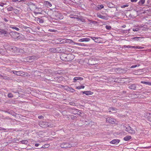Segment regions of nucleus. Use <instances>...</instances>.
Instances as JSON below:
<instances>
[{
    "mask_svg": "<svg viewBox=\"0 0 151 151\" xmlns=\"http://www.w3.org/2000/svg\"><path fill=\"white\" fill-rule=\"evenodd\" d=\"M12 37L15 39L18 38L20 34L16 32H12L10 33Z\"/></svg>",
    "mask_w": 151,
    "mask_h": 151,
    "instance_id": "obj_1",
    "label": "nucleus"
},
{
    "mask_svg": "<svg viewBox=\"0 0 151 151\" xmlns=\"http://www.w3.org/2000/svg\"><path fill=\"white\" fill-rule=\"evenodd\" d=\"M106 122L107 123L112 124H115L116 123V120L110 117H108L106 119Z\"/></svg>",
    "mask_w": 151,
    "mask_h": 151,
    "instance_id": "obj_2",
    "label": "nucleus"
},
{
    "mask_svg": "<svg viewBox=\"0 0 151 151\" xmlns=\"http://www.w3.org/2000/svg\"><path fill=\"white\" fill-rule=\"evenodd\" d=\"M125 130L126 131L132 134H134L135 133V130L130 126L126 127Z\"/></svg>",
    "mask_w": 151,
    "mask_h": 151,
    "instance_id": "obj_3",
    "label": "nucleus"
},
{
    "mask_svg": "<svg viewBox=\"0 0 151 151\" xmlns=\"http://www.w3.org/2000/svg\"><path fill=\"white\" fill-rule=\"evenodd\" d=\"M74 58L75 56L74 55L71 53L67 54L66 61H71L74 59Z\"/></svg>",
    "mask_w": 151,
    "mask_h": 151,
    "instance_id": "obj_4",
    "label": "nucleus"
},
{
    "mask_svg": "<svg viewBox=\"0 0 151 151\" xmlns=\"http://www.w3.org/2000/svg\"><path fill=\"white\" fill-rule=\"evenodd\" d=\"M39 125L41 127L43 128H45L49 126L48 122L43 121L40 122Z\"/></svg>",
    "mask_w": 151,
    "mask_h": 151,
    "instance_id": "obj_5",
    "label": "nucleus"
},
{
    "mask_svg": "<svg viewBox=\"0 0 151 151\" xmlns=\"http://www.w3.org/2000/svg\"><path fill=\"white\" fill-rule=\"evenodd\" d=\"M60 146L62 148H66L70 147H72V145L68 143H62L61 144Z\"/></svg>",
    "mask_w": 151,
    "mask_h": 151,
    "instance_id": "obj_6",
    "label": "nucleus"
},
{
    "mask_svg": "<svg viewBox=\"0 0 151 151\" xmlns=\"http://www.w3.org/2000/svg\"><path fill=\"white\" fill-rule=\"evenodd\" d=\"M91 38L96 42L101 43L102 41V39L100 37H91Z\"/></svg>",
    "mask_w": 151,
    "mask_h": 151,
    "instance_id": "obj_7",
    "label": "nucleus"
},
{
    "mask_svg": "<svg viewBox=\"0 0 151 151\" xmlns=\"http://www.w3.org/2000/svg\"><path fill=\"white\" fill-rule=\"evenodd\" d=\"M67 54L63 53L60 56V58L62 60L66 61L67 60Z\"/></svg>",
    "mask_w": 151,
    "mask_h": 151,
    "instance_id": "obj_8",
    "label": "nucleus"
},
{
    "mask_svg": "<svg viewBox=\"0 0 151 151\" xmlns=\"http://www.w3.org/2000/svg\"><path fill=\"white\" fill-rule=\"evenodd\" d=\"M18 73L17 74V75L18 76H28V74L27 73H25L23 72L22 71H18Z\"/></svg>",
    "mask_w": 151,
    "mask_h": 151,
    "instance_id": "obj_9",
    "label": "nucleus"
},
{
    "mask_svg": "<svg viewBox=\"0 0 151 151\" xmlns=\"http://www.w3.org/2000/svg\"><path fill=\"white\" fill-rule=\"evenodd\" d=\"M90 40V39L88 38H85L79 39L78 41L80 42H88Z\"/></svg>",
    "mask_w": 151,
    "mask_h": 151,
    "instance_id": "obj_10",
    "label": "nucleus"
},
{
    "mask_svg": "<svg viewBox=\"0 0 151 151\" xmlns=\"http://www.w3.org/2000/svg\"><path fill=\"white\" fill-rule=\"evenodd\" d=\"M83 80V78L80 77H75L73 79V82H75L77 80L81 81Z\"/></svg>",
    "mask_w": 151,
    "mask_h": 151,
    "instance_id": "obj_11",
    "label": "nucleus"
},
{
    "mask_svg": "<svg viewBox=\"0 0 151 151\" xmlns=\"http://www.w3.org/2000/svg\"><path fill=\"white\" fill-rule=\"evenodd\" d=\"M120 142V140L118 139H114L110 142L111 144H117Z\"/></svg>",
    "mask_w": 151,
    "mask_h": 151,
    "instance_id": "obj_12",
    "label": "nucleus"
},
{
    "mask_svg": "<svg viewBox=\"0 0 151 151\" xmlns=\"http://www.w3.org/2000/svg\"><path fill=\"white\" fill-rule=\"evenodd\" d=\"M7 33V32L4 29H0V35H6Z\"/></svg>",
    "mask_w": 151,
    "mask_h": 151,
    "instance_id": "obj_13",
    "label": "nucleus"
},
{
    "mask_svg": "<svg viewBox=\"0 0 151 151\" xmlns=\"http://www.w3.org/2000/svg\"><path fill=\"white\" fill-rule=\"evenodd\" d=\"M16 26L22 29H26L28 28L26 26H24L23 25H22V24H19L18 25H17Z\"/></svg>",
    "mask_w": 151,
    "mask_h": 151,
    "instance_id": "obj_14",
    "label": "nucleus"
},
{
    "mask_svg": "<svg viewBox=\"0 0 151 151\" xmlns=\"http://www.w3.org/2000/svg\"><path fill=\"white\" fill-rule=\"evenodd\" d=\"M97 16L98 17L102 19H106V17L102 15H101L99 13H98L97 14Z\"/></svg>",
    "mask_w": 151,
    "mask_h": 151,
    "instance_id": "obj_15",
    "label": "nucleus"
},
{
    "mask_svg": "<svg viewBox=\"0 0 151 151\" xmlns=\"http://www.w3.org/2000/svg\"><path fill=\"white\" fill-rule=\"evenodd\" d=\"M129 88L135 90L136 88V85L135 84H133L129 85Z\"/></svg>",
    "mask_w": 151,
    "mask_h": 151,
    "instance_id": "obj_16",
    "label": "nucleus"
},
{
    "mask_svg": "<svg viewBox=\"0 0 151 151\" xmlns=\"http://www.w3.org/2000/svg\"><path fill=\"white\" fill-rule=\"evenodd\" d=\"M9 27L10 28H11L12 29H15L17 31H18L19 30V28L17 27H15L14 26L10 25L9 26Z\"/></svg>",
    "mask_w": 151,
    "mask_h": 151,
    "instance_id": "obj_17",
    "label": "nucleus"
},
{
    "mask_svg": "<svg viewBox=\"0 0 151 151\" xmlns=\"http://www.w3.org/2000/svg\"><path fill=\"white\" fill-rule=\"evenodd\" d=\"M44 4L47 6L51 7L52 6L50 2L47 1H45L44 2Z\"/></svg>",
    "mask_w": 151,
    "mask_h": 151,
    "instance_id": "obj_18",
    "label": "nucleus"
},
{
    "mask_svg": "<svg viewBox=\"0 0 151 151\" xmlns=\"http://www.w3.org/2000/svg\"><path fill=\"white\" fill-rule=\"evenodd\" d=\"M132 138V137L130 136H127L124 138V139L125 141L130 140Z\"/></svg>",
    "mask_w": 151,
    "mask_h": 151,
    "instance_id": "obj_19",
    "label": "nucleus"
},
{
    "mask_svg": "<svg viewBox=\"0 0 151 151\" xmlns=\"http://www.w3.org/2000/svg\"><path fill=\"white\" fill-rule=\"evenodd\" d=\"M58 48H50L49 49V50H50V51L51 52H54V53L56 52L57 51V49Z\"/></svg>",
    "mask_w": 151,
    "mask_h": 151,
    "instance_id": "obj_20",
    "label": "nucleus"
},
{
    "mask_svg": "<svg viewBox=\"0 0 151 151\" xmlns=\"http://www.w3.org/2000/svg\"><path fill=\"white\" fill-rule=\"evenodd\" d=\"M74 44L76 45H77L82 46H86V45L84 43H81L76 42H74Z\"/></svg>",
    "mask_w": 151,
    "mask_h": 151,
    "instance_id": "obj_21",
    "label": "nucleus"
},
{
    "mask_svg": "<svg viewBox=\"0 0 151 151\" xmlns=\"http://www.w3.org/2000/svg\"><path fill=\"white\" fill-rule=\"evenodd\" d=\"M83 93L85 94H92L93 93L90 91H84L83 92Z\"/></svg>",
    "mask_w": 151,
    "mask_h": 151,
    "instance_id": "obj_22",
    "label": "nucleus"
},
{
    "mask_svg": "<svg viewBox=\"0 0 151 151\" xmlns=\"http://www.w3.org/2000/svg\"><path fill=\"white\" fill-rule=\"evenodd\" d=\"M141 83L143 84L147 85L149 86H151V82H146L145 81H141Z\"/></svg>",
    "mask_w": 151,
    "mask_h": 151,
    "instance_id": "obj_23",
    "label": "nucleus"
},
{
    "mask_svg": "<svg viewBox=\"0 0 151 151\" xmlns=\"http://www.w3.org/2000/svg\"><path fill=\"white\" fill-rule=\"evenodd\" d=\"M19 142L22 144H27L28 143V141L26 140H24L21 141Z\"/></svg>",
    "mask_w": 151,
    "mask_h": 151,
    "instance_id": "obj_24",
    "label": "nucleus"
},
{
    "mask_svg": "<svg viewBox=\"0 0 151 151\" xmlns=\"http://www.w3.org/2000/svg\"><path fill=\"white\" fill-rule=\"evenodd\" d=\"M50 145L49 144H45L43 145L42 147V148L44 149L47 148L49 147Z\"/></svg>",
    "mask_w": 151,
    "mask_h": 151,
    "instance_id": "obj_25",
    "label": "nucleus"
},
{
    "mask_svg": "<svg viewBox=\"0 0 151 151\" xmlns=\"http://www.w3.org/2000/svg\"><path fill=\"white\" fill-rule=\"evenodd\" d=\"M36 57L35 56H33L31 57H27L28 60H35V59H36Z\"/></svg>",
    "mask_w": 151,
    "mask_h": 151,
    "instance_id": "obj_26",
    "label": "nucleus"
},
{
    "mask_svg": "<svg viewBox=\"0 0 151 151\" xmlns=\"http://www.w3.org/2000/svg\"><path fill=\"white\" fill-rule=\"evenodd\" d=\"M147 119L148 120L151 122V114H147Z\"/></svg>",
    "mask_w": 151,
    "mask_h": 151,
    "instance_id": "obj_27",
    "label": "nucleus"
},
{
    "mask_svg": "<svg viewBox=\"0 0 151 151\" xmlns=\"http://www.w3.org/2000/svg\"><path fill=\"white\" fill-rule=\"evenodd\" d=\"M110 110H109V112H110L111 111H113V113H115L116 112V109H115V108H111L110 109Z\"/></svg>",
    "mask_w": 151,
    "mask_h": 151,
    "instance_id": "obj_28",
    "label": "nucleus"
},
{
    "mask_svg": "<svg viewBox=\"0 0 151 151\" xmlns=\"http://www.w3.org/2000/svg\"><path fill=\"white\" fill-rule=\"evenodd\" d=\"M85 87L84 86H77L76 87V88L78 89H83Z\"/></svg>",
    "mask_w": 151,
    "mask_h": 151,
    "instance_id": "obj_29",
    "label": "nucleus"
},
{
    "mask_svg": "<svg viewBox=\"0 0 151 151\" xmlns=\"http://www.w3.org/2000/svg\"><path fill=\"white\" fill-rule=\"evenodd\" d=\"M4 5V4L3 3H0V6H1V8H0V9H3V6Z\"/></svg>",
    "mask_w": 151,
    "mask_h": 151,
    "instance_id": "obj_30",
    "label": "nucleus"
},
{
    "mask_svg": "<svg viewBox=\"0 0 151 151\" xmlns=\"http://www.w3.org/2000/svg\"><path fill=\"white\" fill-rule=\"evenodd\" d=\"M76 19H77V20L79 21L80 20L82 22H84V19H82L81 18H76Z\"/></svg>",
    "mask_w": 151,
    "mask_h": 151,
    "instance_id": "obj_31",
    "label": "nucleus"
},
{
    "mask_svg": "<svg viewBox=\"0 0 151 151\" xmlns=\"http://www.w3.org/2000/svg\"><path fill=\"white\" fill-rule=\"evenodd\" d=\"M104 6L103 5H98V8L99 9H102L104 8Z\"/></svg>",
    "mask_w": 151,
    "mask_h": 151,
    "instance_id": "obj_32",
    "label": "nucleus"
},
{
    "mask_svg": "<svg viewBox=\"0 0 151 151\" xmlns=\"http://www.w3.org/2000/svg\"><path fill=\"white\" fill-rule=\"evenodd\" d=\"M69 116H70L71 118L73 119H76L77 118V117L74 116L70 115Z\"/></svg>",
    "mask_w": 151,
    "mask_h": 151,
    "instance_id": "obj_33",
    "label": "nucleus"
},
{
    "mask_svg": "<svg viewBox=\"0 0 151 151\" xmlns=\"http://www.w3.org/2000/svg\"><path fill=\"white\" fill-rule=\"evenodd\" d=\"M145 0H140L139 3L140 4H143L145 3Z\"/></svg>",
    "mask_w": 151,
    "mask_h": 151,
    "instance_id": "obj_34",
    "label": "nucleus"
},
{
    "mask_svg": "<svg viewBox=\"0 0 151 151\" xmlns=\"http://www.w3.org/2000/svg\"><path fill=\"white\" fill-rule=\"evenodd\" d=\"M59 16V19H63V16L61 14H60L58 15Z\"/></svg>",
    "mask_w": 151,
    "mask_h": 151,
    "instance_id": "obj_35",
    "label": "nucleus"
},
{
    "mask_svg": "<svg viewBox=\"0 0 151 151\" xmlns=\"http://www.w3.org/2000/svg\"><path fill=\"white\" fill-rule=\"evenodd\" d=\"M69 104L70 105H72L73 106H76V104H75V103L73 102H70Z\"/></svg>",
    "mask_w": 151,
    "mask_h": 151,
    "instance_id": "obj_36",
    "label": "nucleus"
},
{
    "mask_svg": "<svg viewBox=\"0 0 151 151\" xmlns=\"http://www.w3.org/2000/svg\"><path fill=\"white\" fill-rule=\"evenodd\" d=\"M13 7L10 6L8 8V10L9 11H11L13 10Z\"/></svg>",
    "mask_w": 151,
    "mask_h": 151,
    "instance_id": "obj_37",
    "label": "nucleus"
},
{
    "mask_svg": "<svg viewBox=\"0 0 151 151\" xmlns=\"http://www.w3.org/2000/svg\"><path fill=\"white\" fill-rule=\"evenodd\" d=\"M111 27L109 26L106 25V29H108V30L111 29Z\"/></svg>",
    "mask_w": 151,
    "mask_h": 151,
    "instance_id": "obj_38",
    "label": "nucleus"
},
{
    "mask_svg": "<svg viewBox=\"0 0 151 151\" xmlns=\"http://www.w3.org/2000/svg\"><path fill=\"white\" fill-rule=\"evenodd\" d=\"M48 31L50 32H57V30L52 29H49Z\"/></svg>",
    "mask_w": 151,
    "mask_h": 151,
    "instance_id": "obj_39",
    "label": "nucleus"
},
{
    "mask_svg": "<svg viewBox=\"0 0 151 151\" xmlns=\"http://www.w3.org/2000/svg\"><path fill=\"white\" fill-rule=\"evenodd\" d=\"M9 77H7V76H3V78H2V79H4L5 80L6 79H9Z\"/></svg>",
    "mask_w": 151,
    "mask_h": 151,
    "instance_id": "obj_40",
    "label": "nucleus"
},
{
    "mask_svg": "<svg viewBox=\"0 0 151 151\" xmlns=\"http://www.w3.org/2000/svg\"><path fill=\"white\" fill-rule=\"evenodd\" d=\"M128 6V5L126 4V5H122L121 6V7L122 8H124L125 7H127Z\"/></svg>",
    "mask_w": 151,
    "mask_h": 151,
    "instance_id": "obj_41",
    "label": "nucleus"
},
{
    "mask_svg": "<svg viewBox=\"0 0 151 151\" xmlns=\"http://www.w3.org/2000/svg\"><path fill=\"white\" fill-rule=\"evenodd\" d=\"M139 38L138 37H134L132 38L133 40H134L135 41H137L138 40V38Z\"/></svg>",
    "mask_w": 151,
    "mask_h": 151,
    "instance_id": "obj_42",
    "label": "nucleus"
},
{
    "mask_svg": "<svg viewBox=\"0 0 151 151\" xmlns=\"http://www.w3.org/2000/svg\"><path fill=\"white\" fill-rule=\"evenodd\" d=\"M70 17L72 18H76V17H75V16H73L72 15H70Z\"/></svg>",
    "mask_w": 151,
    "mask_h": 151,
    "instance_id": "obj_43",
    "label": "nucleus"
},
{
    "mask_svg": "<svg viewBox=\"0 0 151 151\" xmlns=\"http://www.w3.org/2000/svg\"><path fill=\"white\" fill-rule=\"evenodd\" d=\"M136 49H142L144 47L140 46H137V47H136Z\"/></svg>",
    "mask_w": 151,
    "mask_h": 151,
    "instance_id": "obj_44",
    "label": "nucleus"
},
{
    "mask_svg": "<svg viewBox=\"0 0 151 151\" xmlns=\"http://www.w3.org/2000/svg\"><path fill=\"white\" fill-rule=\"evenodd\" d=\"M137 65H132L131 67L130 68H136V67H137Z\"/></svg>",
    "mask_w": 151,
    "mask_h": 151,
    "instance_id": "obj_45",
    "label": "nucleus"
},
{
    "mask_svg": "<svg viewBox=\"0 0 151 151\" xmlns=\"http://www.w3.org/2000/svg\"><path fill=\"white\" fill-rule=\"evenodd\" d=\"M13 73L15 74H16V75H17V74L18 73V71H15V70H14L13 71Z\"/></svg>",
    "mask_w": 151,
    "mask_h": 151,
    "instance_id": "obj_46",
    "label": "nucleus"
},
{
    "mask_svg": "<svg viewBox=\"0 0 151 151\" xmlns=\"http://www.w3.org/2000/svg\"><path fill=\"white\" fill-rule=\"evenodd\" d=\"M43 116H38V118L40 119H42L43 118Z\"/></svg>",
    "mask_w": 151,
    "mask_h": 151,
    "instance_id": "obj_47",
    "label": "nucleus"
},
{
    "mask_svg": "<svg viewBox=\"0 0 151 151\" xmlns=\"http://www.w3.org/2000/svg\"><path fill=\"white\" fill-rule=\"evenodd\" d=\"M137 0H131V1L132 2H136L137 1Z\"/></svg>",
    "mask_w": 151,
    "mask_h": 151,
    "instance_id": "obj_48",
    "label": "nucleus"
},
{
    "mask_svg": "<svg viewBox=\"0 0 151 151\" xmlns=\"http://www.w3.org/2000/svg\"><path fill=\"white\" fill-rule=\"evenodd\" d=\"M132 46H130L129 45L124 46L125 47H129V48H132Z\"/></svg>",
    "mask_w": 151,
    "mask_h": 151,
    "instance_id": "obj_49",
    "label": "nucleus"
},
{
    "mask_svg": "<svg viewBox=\"0 0 151 151\" xmlns=\"http://www.w3.org/2000/svg\"><path fill=\"white\" fill-rule=\"evenodd\" d=\"M138 30L137 29H133V31L134 32L137 31Z\"/></svg>",
    "mask_w": 151,
    "mask_h": 151,
    "instance_id": "obj_50",
    "label": "nucleus"
},
{
    "mask_svg": "<svg viewBox=\"0 0 151 151\" xmlns=\"http://www.w3.org/2000/svg\"><path fill=\"white\" fill-rule=\"evenodd\" d=\"M40 20V22L42 23L43 22V21L42 19H39Z\"/></svg>",
    "mask_w": 151,
    "mask_h": 151,
    "instance_id": "obj_51",
    "label": "nucleus"
},
{
    "mask_svg": "<svg viewBox=\"0 0 151 151\" xmlns=\"http://www.w3.org/2000/svg\"><path fill=\"white\" fill-rule=\"evenodd\" d=\"M39 145V144L38 143H36L35 144V146L36 147L38 146Z\"/></svg>",
    "mask_w": 151,
    "mask_h": 151,
    "instance_id": "obj_52",
    "label": "nucleus"
},
{
    "mask_svg": "<svg viewBox=\"0 0 151 151\" xmlns=\"http://www.w3.org/2000/svg\"><path fill=\"white\" fill-rule=\"evenodd\" d=\"M73 109L75 111H76V112H78L79 111L78 110L76 109Z\"/></svg>",
    "mask_w": 151,
    "mask_h": 151,
    "instance_id": "obj_53",
    "label": "nucleus"
},
{
    "mask_svg": "<svg viewBox=\"0 0 151 151\" xmlns=\"http://www.w3.org/2000/svg\"><path fill=\"white\" fill-rule=\"evenodd\" d=\"M4 20L6 22H7L8 21V20L5 18H4Z\"/></svg>",
    "mask_w": 151,
    "mask_h": 151,
    "instance_id": "obj_54",
    "label": "nucleus"
},
{
    "mask_svg": "<svg viewBox=\"0 0 151 151\" xmlns=\"http://www.w3.org/2000/svg\"><path fill=\"white\" fill-rule=\"evenodd\" d=\"M9 97L11 98L13 97V95H8Z\"/></svg>",
    "mask_w": 151,
    "mask_h": 151,
    "instance_id": "obj_55",
    "label": "nucleus"
},
{
    "mask_svg": "<svg viewBox=\"0 0 151 151\" xmlns=\"http://www.w3.org/2000/svg\"><path fill=\"white\" fill-rule=\"evenodd\" d=\"M70 89L71 90V91L72 92H73L75 91V90L72 88H71Z\"/></svg>",
    "mask_w": 151,
    "mask_h": 151,
    "instance_id": "obj_56",
    "label": "nucleus"
},
{
    "mask_svg": "<svg viewBox=\"0 0 151 151\" xmlns=\"http://www.w3.org/2000/svg\"><path fill=\"white\" fill-rule=\"evenodd\" d=\"M150 147H151V146H149L148 147H144V148H150Z\"/></svg>",
    "mask_w": 151,
    "mask_h": 151,
    "instance_id": "obj_57",
    "label": "nucleus"
},
{
    "mask_svg": "<svg viewBox=\"0 0 151 151\" xmlns=\"http://www.w3.org/2000/svg\"><path fill=\"white\" fill-rule=\"evenodd\" d=\"M136 47H137V46H132V48H135V49H136Z\"/></svg>",
    "mask_w": 151,
    "mask_h": 151,
    "instance_id": "obj_58",
    "label": "nucleus"
},
{
    "mask_svg": "<svg viewBox=\"0 0 151 151\" xmlns=\"http://www.w3.org/2000/svg\"><path fill=\"white\" fill-rule=\"evenodd\" d=\"M3 78V76H1V75L0 74V78H1L2 79V78Z\"/></svg>",
    "mask_w": 151,
    "mask_h": 151,
    "instance_id": "obj_59",
    "label": "nucleus"
},
{
    "mask_svg": "<svg viewBox=\"0 0 151 151\" xmlns=\"http://www.w3.org/2000/svg\"><path fill=\"white\" fill-rule=\"evenodd\" d=\"M68 50L69 51H70V50L71 51L72 50V49H71L70 48H68Z\"/></svg>",
    "mask_w": 151,
    "mask_h": 151,
    "instance_id": "obj_60",
    "label": "nucleus"
},
{
    "mask_svg": "<svg viewBox=\"0 0 151 151\" xmlns=\"http://www.w3.org/2000/svg\"><path fill=\"white\" fill-rule=\"evenodd\" d=\"M70 40V41H71V42H73V41L72 40Z\"/></svg>",
    "mask_w": 151,
    "mask_h": 151,
    "instance_id": "obj_61",
    "label": "nucleus"
},
{
    "mask_svg": "<svg viewBox=\"0 0 151 151\" xmlns=\"http://www.w3.org/2000/svg\"><path fill=\"white\" fill-rule=\"evenodd\" d=\"M73 114H76V113H73Z\"/></svg>",
    "mask_w": 151,
    "mask_h": 151,
    "instance_id": "obj_62",
    "label": "nucleus"
},
{
    "mask_svg": "<svg viewBox=\"0 0 151 151\" xmlns=\"http://www.w3.org/2000/svg\"><path fill=\"white\" fill-rule=\"evenodd\" d=\"M79 114H81V113L80 112H79Z\"/></svg>",
    "mask_w": 151,
    "mask_h": 151,
    "instance_id": "obj_63",
    "label": "nucleus"
},
{
    "mask_svg": "<svg viewBox=\"0 0 151 151\" xmlns=\"http://www.w3.org/2000/svg\"><path fill=\"white\" fill-rule=\"evenodd\" d=\"M8 94L9 95V94H11L10 93H9Z\"/></svg>",
    "mask_w": 151,
    "mask_h": 151,
    "instance_id": "obj_64",
    "label": "nucleus"
}]
</instances>
